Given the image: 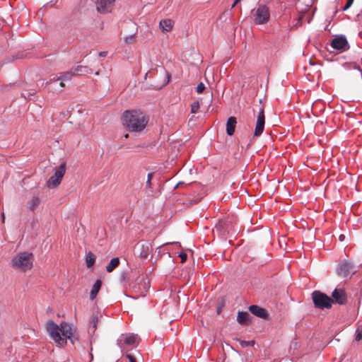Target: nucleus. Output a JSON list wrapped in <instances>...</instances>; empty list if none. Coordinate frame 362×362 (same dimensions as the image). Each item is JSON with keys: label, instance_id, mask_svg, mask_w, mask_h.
<instances>
[{"label": "nucleus", "instance_id": "0eeeda50", "mask_svg": "<svg viewBox=\"0 0 362 362\" xmlns=\"http://www.w3.org/2000/svg\"><path fill=\"white\" fill-rule=\"evenodd\" d=\"M254 21L256 24L262 25L267 23L270 19L269 8L265 5H259L253 10Z\"/></svg>", "mask_w": 362, "mask_h": 362}, {"label": "nucleus", "instance_id": "a19ab883", "mask_svg": "<svg viewBox=\"0 0 362 362\" xmlns=\"http://www.w3.org/2000/svg\"><path fill=\"white\" fill-rule=\"evenodd\" d=\"M1 219H2V222L4 223V221H5V214H4V213L1 214Z\"/></svg>", "mask_w": 362, "mask_h": 362}, {"label": "nucleus", "instance_id": "b1692460", "mask_svg": "<svg viewBox=\"0 0 362 362\" xmlns=\"http://www.w3.org/2000/svg\"><path fill=\"white\" fill-rule=\"evenodd\" d=\"M40 204V199L37 197H33L32 199L28 202V207L30 210L34 211L37 208Z\"/></svg>", "mask_w": 362, "mask_h": 362}, {"label": "nucleus", "instance_id": "9d476101", "mask_svg": "<svg viewBox=\"0 0 362 362\" xmlns=\"http://www.w3.org/2000/svg\"><path fill=\"white\" fill-rule=\"evenodd\" d=\"M64 87V83H63V80L59 78L57 75L50 76L49 81H47V89L54 93H60Z\"/></svg>", "mask_w": 362, "mask_h": 362}, {"label": "nucleus", "instance_id": "4468645a", "mask_svg": "<svg viewBox=\"0 0 362 362\" xmlns=\"http://www.w3.org/2000/svg\"><path fill=\"white\" fill-rule=\"evenodd\" d=\"M332 297L335 303L340 305L345 304L347 300L346 292L342 288H335L332 293Z\"/></svg>", "mask_w": 362, "mask_h": 362}, {"label": "nucleus", "instance_id": "f3484780", "mask_svg": "<svg viewBox=\"0 0 362 362\" xmlns=\"http://www.w3.org/2000/svg\"><path fill=\"white\" fill-rule=\"evenodd\" d=\"M173 22L170 19L161 20L159 23V27L163 32H169L172 30Z\"/></svg>", "mask_w": 362, "mask_h": 362}, {"label": "nucleus", "instance_id": "c9c22d12", "mask_svg": "<svg viewBox=\"0 0 362 362\" xmlns=\"http://www.w3.org/2000/svg\"><path fill=\"white\" fill-rule=\"evenodd\" d=\"M126 357L129 359V362H136V358L132 354H126Z\"/></svg>", "mask_w": 362, "mask_h": 362}, {"label": "nucleus", "instance_id": "7c9ffc66", "mask_svg": "<svg viewBox=\"0 0 362 362\" xmlns=\"http://www.w3.org/2000/svg\"><path fill=\"white\" fill-rule=\"evenodd\" d=\"M205 89V85L202 83V82H200L197 86V92L198 93H202Z\"/></svg>", "mask_w": 362, "mask_h": 362}, {"label": "nucleus", "instance_id": "cd10ccee", "mask_svg": "<svg viewBox=\"0 0 362 362\" xmlns=\"http://www.w3.org/2000/svg\"><path fill=\"white\" fill-rule=\"evenodd\" d=\"M45 13V9H44L43 8H41L40 9H39L36 13V16L38 19H40L42 23H44V15Z\"/></svg>", "mask_w": 362, "mask_h": 362}, {"label": "nucleus", "instance_id": "ea45409f", "mask_svg": "<svg viewBox=\"0 0 362 362\" xmlns=\"http://www.w3.org/2000/svg\"><path fill=\"white\" fill-rule=\"evenodd\" d=\"M183 184H184V182H178V183L175 185V189L178 188V187H180V185H183Z\"/></svg>", "mask_w": 362, "mask_h": 362}, {"label": "nucleus", "instance_id": "bb28decb", "mask_svg": "<svg viewBox=\"0 0 362 362\" xmlns=\"http://www.w3.org/2000/svg\"><path fill=\"white\" fill-rule=\"evenodd\" d=\"M355 340L357 341L362 340V325L358 326L356 331Z\"/></svg>", "mask_w": 362, "mask_h": 362}, {"label": "nucleus", "instance_id": "49530a36", "mask_svg": "<svg viewBox=\"0 0 362 362\" xmlns=\"http://www.w3.org/2000/svg\"><path fill=\"white\" fill-rule=\"evenodd\" d=\"M237 4H235V2L232 4V8L235 7V6Z\"/></svg>", "mask_w": 362, "mask_h": 362}, {"label": "nucleus", "instance_id": "72a5a7b5", "mask_svg": "<svg viewBox=\"0 0 362 362\" xmlns=\"http://www.w3.org/2000/svg\"><path fill=\"white\" fill-rule=\"evenodd\" d=\"M179 257L181 258V262L183 263L187 259V254L185 252H180Z\"/></svg>", "mask_w": 362, "mask_h": 362}, {"label": "nucleus", "instance_id": "20e7f679", "mask_svg": "<svg viewBox=\"0 0 362 362\" xmlns=\"http://www.w3.org/2000/svg\"><path fill=\"white\" fill-rule=\"evenodd\" d=\"M139 337L137 334L133 333L122 334L117 340V344L122 351L129 348L132 349L139 344Z\"/></svg>", "mask_w": 362, "mask_h": 362}, {"label": "nucleus", "instance_id": "5701e85b", "mask_svg": "<svg viewBox=\"0 0 362 362\" xmlns=\"http://www.w3.org/2000/svg\"><path fill=\"white\" fill-rule=\"evenodd\" d=\"M85 261H86V266L88 267H92L94 264L95 261V255L93 252H88L86 255Z\"/></svg>", "mask_w": 362, "mask_h": 362}, {"label": "nucleus", "instance_id": "37998d69", "mask_svg": "<svg viewBox=\"0 0 362 362\" xmlns=\"http://www.w3.org/2000/svg\"><path fill=\"white\" fill-rule=\"evenodd\" d=\"M344 238V236L343 235H341L339 236V240H340L341 241H343Z\"/></svg>", "mask_w": 362, "mask_h": 362}, {"label": "nucleus", "instance_id": "dca6fc26", "mask_svg": "<svg viewBox=\"0 0 362 362\" xmlns=\"http://www.w3.org/2000/svg\"><path fill=\"white\" fill-rule=\"evenodd\" d=\"M237 121L235 117H230L226 122V133L228 136H232L235 129Z\"/></svg>", "mask_w": 362, "mask_h": 362}, {"label": "nucleus", "instance_id": "e433bc0d", "mask_svg": "<svg viewBox=\"0 0 362 362\" xmlns=\"http://www.w3.org/2000/svg\"><path fill=\"white\" fill-rule=\"evenodd\" d=\"M56 0H52L49 2H47V6H53L54 3H56Z\"/></svg>", "mask_w": 362, "mask_h": 362}, {"label": "nucleus", "instance_id": "f704fd0d", "mask_svg": "<svg viewBox=\"0 0 362 362\" xmlns=\"http://www.w3.org/2000/svg\"><path fill=\"white\" fill-rule=\"evenodd\" d=\"M352 4H353L352 1H350L349 0H347L346 5L343 8V11L348 10L351 6Z\"/></svg>", "mask_w": 362, "mask_h": 362}, {"label": "nucleus", "instance_id": "c756f323", "mask_svg": "<svg viewBox=\"0 0 362 362\" xmlns=\"http://www.w3.org/2000/svg\"><path fill=\"white\" fill-rule=\"evenodd\" d=\"M240 344L241 345L242 347H247L250 346H253L255 344V341L240 340Z\"/></svg>", "mask_w": 362, "mask_h": 362}, {"label": "nucleus", "instance_id": "aec40b11", "mask_svg": "<svg viewBox=\"0 0 362 362\" xmlns=\"http://www.w3.org/2000/svg\"><path fill=\"white\" fill-rule=\"evenodd\" d=\"M249 314L247 312L238 313L237 320L241 325H247L248 322Z\"/></svg>", "mask_w": 362, "mask_h": 362}, {"label": "nucleus", "instance_id": "9b49d317", "mask_svg": "<svg viewBox=\"0 0 362 362\" xmlns=\"http://www.w3.org/2000/svg\"><path fill=\"white\" fill-rule=\"evenodd\" d=\"M115 0H97L96 9L100 13H107L112 11Z\"/></svg>", "mask_w": 362, "mask_h": 362}, {"label": "nucleus", "instance_id": "8fccbe9b", "mask_svg": "<svg viewBox=\"0 0 362 362\" xmlns=\"http://www.w3.org/2000/svg\"><path fill=\"white\" fill-rule=\"evenodd\" d=\"M349 1L354 2V0H349Z\"/></svg>", "mask_w": 362, "mask_h": 362}, {"label": "nucleus", "instance_id": "f03ea898", "mask_svg": "<svg viewBox=\"0 0 362 362\" xmlns=\"http://www.w3.org/2000/svg\"><path fill=\"white\" fill-rule=\"evenodd\" d=\"M123 124L129 132H139L145 129L148 119L141 111H126L122 115Z\"/></svg>", "mask_w": 362, "mask_h": 362}, {"label": "nucleus", "instance_id": "c03bdc74", "mask_svg": "<svg viewBox=\"0 0 362 362\" xmlns=\"http://www.w3.org/2000/svg\"><path fill=\"white\" fill-rule=\"evenodd\" d=\"M143 281H144L145 287H146L148 285V282H146L145 279H143Z\"/></svg>", "mask_w": 362, "mask_h": 362}, {"label": "nucleus", "instance_id": "ddd939ff", "mask_svg": "<svg viewBox=\"0 0 362 362\" xmlns=\"http://www.w3.org/2000/svg\"><path fill=\"white\" fill-rule=\"evenodd\" d=\"M151 244L146 241L139 242L135 247V251L141 258H147L151 251Z\"/></svg>", "mask_w": 362, "mask_h": 362}, {"label": "nucleus", "instance_id": "6e6552de", "mask_svg": "<svg viewBox=\"0 0 362 362\" xmlns=\"http://www.w3.org/2000/svg\"><path fill=\"white\" fill-rule=\"evenodd\" d=\"M330 47L339 52L347 51L349 48V44L346 37L344 35H337L330 42Z\"/></svg>", "mask_w": 362, "mask_h": 362}, {"label": "nucleus", "instance_id": "a211bd4d", "mask_svg": "<svg viewBox=\"0 0 362 362\" xmlns=\"http://www.w3.org/2000/svg\"><path fill=\"white\" fill-rule=\"evenodd\" d=\"M341 66L345 69H354L357 71V74L358 76H360L362 78V69L360 68L359 66H358L356 63L354 62H344L341 64Z\"/></svg>", "mask_w": 362, "mask_h": 362}, {"label": "nucleus", "instance_id": "2eb2a0df", "mask_svg": "<svg viewBox=\"0 0 362 362\" xmlns=\"http://www.w3.org/2000/svg\"><path fill=\"white\" fill-rule=\"evenodd\" d=\"M249 310L252 314L259 317L266 318L267 317V311L264 308H260L258 305H250L249 307Z\"/></svg>", "mask_w": 362, "mask_h": 362}, {"label": "nucleus", "instance_id": "1a4fd4ad", "mask_svg": "<svg viewBox=\"0 0 362 362\" xmlns=\"http://www.w3.org/2000/svg\"><path fill=\"white\" fill-rule=\"evenodd\" d=\"M354 272V266L353 263L348 260H343L340 262L336 268L337 274L342 278H347Z\"/></svg>", "mask_w": 362, "mask_h": 362}, {"label": "nucleus", "instance_id": "09e8293b", "mask_svg": "<svg viewBox=\"0 0 362 362\" xmlns=\"http://www.w3.org/2000/svg\"><path fill=\"white\" fill-rule=\"evenodd\" d=\"M95 75H98V74H99V72H98V71H97V72H95Z\"/></svg>", "mask_w": 362, "mask_h": 362}, {"label": "nucleus", "instance_id": "393cba45", "mask_svg": "<svg viewBox=\"0 0 362 362\" xmlns=\"http://www.w3.org/2000/svg\"><path fill=\"white\" fill-rule=\"evenodd\" d=\"M98 315H93L91 317V320H90V325H91V327H90V330L94 333L96 328H97V324L98 322Z\"/></svg>", "mask_w": 362, "mask_h": 362}, {"label": "nucleus", "instance_id": "6ab92c4d", "mask_svg": "<svg viewBox=\"0 0 362 362\" xmlns=\"http://www.w3.org/2000/svg\"><path fill=\"white\" fill-rule=\"evenodd\" d=\"M102 285V281L100 279L96 280L95 284H93L92 289L90 290V300H93L96 296L98 295Z\"/></svg>", "mask_w": 362, "mask_h": 362}, {"label": "nucleus", "instance_id": "7ed1b4c3", "mask_svg": "<svg viewBox=\"0 0 362 362\" xmlns=\"http://www.w3.org/2000/svg\"><path fill=\"white\" fill-rule=\"evenodd\" d=\"M34 256L29 252L17 253L11 259L12 267L20 272H27L33 267Z\"/></svg>", "mask_w": 362, "mask_h": 362}, {"label": "nucleus", "instance_id": "473e14b6", "mask_svg": "<svg viewBox=\"0 0 362 362\" xmlns=\"http://www.w3.org/2000/svg\"><path fill=\"white\" fill-rule=\"evenodd\" d=\"M135 40L134 35H129L128 37H124V41L127 43H132Z\"/></svg>", "mask_w": 362, "mask_h": 362}, {"label": "nucleus", "instance_id": "de8ad7c7", "mask_svg": "<svg viewBox=\"0 0 362 362\" xmlns=\"http://www.w3.org/2000/svg\"><path fill=\"white\" fill-rule=\"evenodd\" d=\"M240 1V0H235V4H238Z\"/></svg>", "mask_w": 362, "mask_h": 362}, {"label": "nucleus", "instance_id": "a878e982", "mask_svg": "<svg viewBox=\"0 0 362 362\" xmlns=\"http://www.w3.org/2000/svg\"><path fill=\"white\" fill-rule=\"evenodd\" d=\"M74 71H67L63 74H61L60 76H57V77L59 78H62L63 80V83L65 81H69L71 77L74 75Z\"/></svg>", "mask_w": 362, "mask_h": 362}, {"label": "nucleus", "instance_id": "423d86ee", "mask_svg": "<svg viewBox=\"0 0 362 362\" xmlns=\"http://www.w3.org/2000/svg\"><path fill=\"white\" fill-rule=\"evenodd\" d=\"M54 173L47 180V187L54 189L60 185L66 173V163H62L54 169Z\"/></svg>", "mask_w": 362, "mask_h": 362}, {"label": "nucleus", "instance_id": "a18cd8bd", "mask_svg": "<svg viewBox=\"0 0 362 362\" xmlns=\"http://www.w3.org/2000/svg\"><path fill=\"white\" fill-rule=\"evenodd\" d=\"M50 311L52 312V310H49V308H47V310H46V312H47V315L48 314V312Z\"/></svg>", "mask_w": 362, "mask_h": 362}, {"label": "nucleus", "instance_id": "4c0bfd02", "mask_svg": "<svg viewBox=\"0 0 362 362\" xmlns=\"http://www.w3.org/2000/svg\"><path fill=\"white\" fill-rule=\"evenodd\" d=\"M107 55V52H101L99 53V56L101 57H106Z\"/></svg>", "mask_w": 362, "mask_h": 362}, {"label": "nucleus", "instance_id": "f257e3e1", "mask_svg": "<svg viewBox=\"0 0 362 362\" xmlns=\"http://www.w3.org/2000/svg\"><path fill=\"white\" fill-rule=\"evenodd\" d=\"M47 331L58 346H64L67 340L73 345L78 340V333L76 327L68 322H63L58 325L53 320H47Z\"/></svg>", "mask_w": 362, "mask_h": 362}, {"label": "nucleus", "instance_id": "2f4dec72", "mask_svg": "<svg viewBox=\"0 0 362 362\" xmlns=\"http://www.w3.org/2000/svg\"><path fill=\"white\" fill-rule=\"evenodd\" d=\"M152 177H153V173H148L147 175V180L146 182V187H151Z\"/></svg>", "mask_w": 362, "mask_h": 362}, {"label": "nucleus", "instance_id": "c85d7f7f", "mask_svg": "<svg viewBox=\"0 0 362 362\" xmlns=\"http://www.w3.org/2000/svg\"><path fill=\"white\" fill-rule=\"evenodd\" d=\"M199 108V102L198 100L194 101L191 105V112L194 114L197 112Z\"/></svg>", "mask_w": 362, "mask_h": 362}, {"label": "nucleus", "instance_id": "39448f33", "mask_svg": "<svg viewBox=\"0 0 362 362\" xmlns=\"http://www.w3.org/2000/svg\"><path fill=\"white\" fill-rule=\"evenodd\" d=\"M312 298L315 306L320 309H329L334 303L329 296L318 291L312 293Z\"/></svg>", "mask_w": 362, "mask_h": 362}, {"label": "nucleus", "instance_id": "79ce46f5", "mask_svg": "<svg viewBox=\"0 0 362 362\" xmlns=\"http://www.w3.org/2000/svg\"><path fill=\"white\" fill-rule=\"evenodd\" d=\"M121 279H125V273H124V272H123V273L121 274Z\"/></svg>", "mask_w": 362, "mask_h": 362}, {"label": "nucleus", "instance_id": "f8f14e48", "mask_svg": "<svg viewBox=\"0 0 362 362\" xmlns=\"http://www.w3.org/2000/svg\"><path fill=\"white\" fill-rule=\"evenodd\" d=\"M265 124L264 111L263 108H260L258 112L254 135L255 136H259L264 129Z\"/></svg>", "mask_w": 362, "mask_h": 362}, {"label": "nucleus", "instance_id": "58836bf2", "mask_svg": "<svg viewBox=\"0 0 362 362\" xmlns=\"http://www.w3.org/2000/svg\"><path fill=\"white\" fill-rule=\"evenodd\" d=\"M146 292H147V287H144V291H141V294L142 296H144Z\"/></svg>", "mask_w": 362, "mask_h": 362}, {"label": "nucleus", "instance_id": "412c9836", "mask_svg": "<svg viewBox=\"0 0 362 362\" xmlns=\"http://www.w3.org/2000/svg\"><path fill=\"white\" fill-rule=\"evenodd\" d=\"M74 73H80L81 74H90L93 73L91 69L86 66H77L74 68Z\"/></svg>", "mask_w": 362, "mask_h": 362}, {"label": "nucleus", "instance_id": "4be33fe9", "mask_svg": "<svg viewBox=\"0 0 362 362\" xmlns=\"http://www.w3.org/2000/svg\"><path fill=\"white\" fill-rule=\"evenodd\" d=\"M119 264V259L118 257L112 258L110 263L106 267L107 272H112Z\"/></svg>", "mask_w": 362, "mask_h": 362}]
</instances>
